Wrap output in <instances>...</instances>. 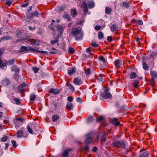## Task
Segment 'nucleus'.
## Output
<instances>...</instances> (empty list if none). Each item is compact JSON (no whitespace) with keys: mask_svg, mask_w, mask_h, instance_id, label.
I'll list each match as a JSON object with an SVG mask.
<instances>
[{"mask_svg":"<svg viewBox=\"0 0 157 157\" xmlns=\"http://www.w3.org/2000/svg\"><path fill=\"white\" fill-rule=\"evenodd\" d=\"M11 142L13 146L14 147H16L17 146V145L16 144V143L15 141L14 140H12Z\"/></svg>","mask_w":157,"mask_h":157,"instance_id":"nucleus-55","label":"nucleus"},{"mask_svg":"<svg viewBox=\"0 0 157 157\" xmlns=\"http://www.w3.org/2000/svg\"><path fill=\"white\" fill-rule=\"evenodd\" d=\"M91 69L90 68H87L86 70L85 71V73L86 75H89L90 74Z\"/></svg>","mask_w":157,"mask_h":157,"instance_id":"nucleus-50","label":"nucleus"},{"mask_svg":"<svg viewBox=\"0 0 157 157\" xmlns=\"http://www.w3.org/2000/svg\"><path fill=\"white\" fill-rule=\"evenodd\" d=\"M106 141V137L105 133H103L101 139V141L103 142H105Z\"/></svg>","mask_w":157,"mask_h":157,"instance_id":"nucleus-41","label":"nucleus"},{"mask_svg":"<svg viewBox=\"0 0 157 157\" xmlns=\"http://www.w3.org/2000/svg\"><path fill=\"white\" fill-rule=\"evenodd\" d=\"M87 4L90 8H92L94 6V3L93 1H88Z\"/></svg>","mask_w":157,"mask_h":157,"instance_id":"nucleus-23","label":"nucleus"},{"mask_svg":"<svg viewBox=\"0 0 157 157\" xmlns=\"http://www.w3.org/2000/svg\"><path fill=\"white\" fill-rule=\"evenodd\" d=\"M82 8L83 9L84 12H88V9L86 4V2L83 3L82 5Z\"/></svg>","mask_w":157,"mask_h":157,"instance_id":"nucleus-19","label":"nucleus"},{"mask_svg":"<svg viewBox=\"0 0 157 157\" xmlns=\"http://www.w3.org/2000/svg\"><path fill=\"white\" fill-rule=\"evenodd\" d=\"M104 117L103 116H101L99 117H98L97 118L96 121L98 122H100L101 121L103 120Z\"/></svg>","mask_w":157,"mask_h":157,"instance_id":"nucleus-48","label":"nucleus"},{"mask_svg":"<svg viewBox=\"0 0 157 157\" xmlns=\"http://www.w3.org/2000/svg\"><path fill=\"white\" fill-rule=\"evenodd\" d=\"M29 50H30L31 52H37L41 53L42 54H45L46 55H48V52L46 51L37 50L35 49L32 48L31 47H29Z\"/></svg>","mask_w":157,"mask_h":157,"instance_id":"nucleus-8","label":"nucleus"},{"mask_svg":"<svg viewBox=\"0 0 157 157\" xmlns=\"http://www.w3.org/2000/svg\"><path fill=\"white\" fill-rule=\"evenodd\" d=\"M26 86L25 83L20 84L18 86L17 90L20 92L22 93L25 90L24 87Z\"/></svg>","mask_w":157,"mask_h":157,"instance_id":"nucleus-11","label":"nucleus"},{"mask_svg":"<svg viewBox=\"0 0 157 157\" xmlns=\"http://www.w3.org/2000/svg\"><path fill=\"white\" fill-rule=\"evenodd\" d=\"M81 29L80 28H73L71 30V34L75 37V39L76 41L81 40L83 36V33L81 32Z\"/></svg>","mask_w":157,"mask_h":157,"instance_id":"nucleus-1","label":"nucleus"},{"mask_svg":"<svg viewBox=\"0 0 157 157\" xmlns=\"http://www.w3.org/2000/svg\"><path fill=\"white\" fill-rule=\"evenodd\" d=\"M107 40L109 42H112L113 41L112 36H108L107 37Z\"/></svg>","mask_w":157,"mask_h":157,"instance_id":"nucleus-59","label":"nucleus"},{"mask_svg":"<svg viewBox=\"0 0 157 157\" xmlns=\"http://www.w3.org/2000/svg\"><path fill=\"white\" fill-rule=\"evenodd\" d=\"M14 100L16 102V104L17 105H19L20 104L21 102L20 100L17 99V98H14Z\"/></svg>","mask_w":157,"mask_h":157,"instance_id":"nucleus-53","label":"nucleus"},{"mask_svg":"<svg viewBox=\"0 0 157 157\" xmlns=\"http://www.w3.org/2000/svg\"><path fill=\"white\" fill-rule=\"evenodd\" d=\"M112 144L113 147H121L124 149H125L128 145L127 142L124 140H115L112 142Z\"/></svg>","mask_w":157,"mask_h":157,"instance_id":"nucleus-2","label":"nucleus"},{"mask_svg":"<svg viewBox=\"0 0 157 157\" xmlns=\"http://www.w3.org/2000/svg\"><path fill=\"white\" fill-rule=\"evenodd\" d=\"M140 82V81L139 80H136L135 82H134L133 83V86L135 87V88H137L138 87V85L139 84V83Z\"/></svg>","mask_w":157,"mask_h":157,"instance_id":"nucleus-51","label":"nucleus"},{"mask_svg":"<svg viewBox=\"0 0 157 157\" xmlns=\"http://www.w3.org/2000/svg\"><path fill=\"white\" fill-rule=\"evenodd\" d=\"M6 61L0 58V68H4L6 65Z\"/></svg>","mask_w":157,"mask_h":157,"instance_id":"nucleus-15","label":"nucleus"},{"mask_svg":"<svg viewBox=\"0 0 157 157\" xmlns=\"http://www.w3.org/2000/svg\"><path fill=\"white\" fill-rule=\"evenodd\" d=\"M36 98V95L33 94H31L30 96V100L32 101H33Z\"/></svg>","mask_w":157,"mask_h":157,"instance_id":"nucleus-43","label":"nucleus"},{"mask_svg":"<svg viewBox=\"0 0 157 157\" xmlns=\"http://www.w3.org/2000/svg\"><path fill=\"white\" fill-rule=\"evenodd\" d=\"M28 5H29V4L28 3H27L25 4H23L22 5H21V6L22 7H27Z\"/></svg>","mask_w":157,"mask_h":157,"instance_id":"nucleus-64","label":"nucleus"},{"mask_svg":"<svg viewBox=\"0 0 157 157\" xmlns=\"http://www.w3.org/2000/svg\"><path fill=\"white\" fill-rule=\"evenodd\" d=\"M111 12V9L110 8L108 7H106L105 12L106 13L108 14L109 13Z\"/></svg>","mask_w":157,"mask_h":157,"instance_id":"nucleus-40","label":"nucleus"},{"mask_svg":"<svg viewBox=\"0 0 157 157\" xmlns=\"http://www.w3.org/2000/svg\"><path fill=\"white\" fill-rule=\"evenodd\" d=\"M149 154V152L146 151L141 153L139 157H147L148 156Z\"/></svg>","mask_w":157,"mask_h":157,"instance_id":"nucleus-20","label":"nucleus"},{"mask_svg":"<svg viewBox=\"0 0 157 157\" xmlns=\"http://www.w3.org/2000/svg\"><path fill=\"white\" fill-rule=\"evenodd\" d=\"M93 120V118L92 116H89L86 120V122L87 123H90L92 122Z\"/></svg>","mask_w":157,"mask_h":157,"instance_id":"nucleus-38","label":"nucleus"},{"mask_svg":"<svg viewBox=\"0 0 157 157\" xmlns=\"http://www.w3.org/2000/svg\"><path fill=\"white\" fill-rule=\"evenodd\" d=\"M73 107V105L72 103L70 102H68L66 105V108L70 110H71Z\"/></svg>","mask_w":157,"mask_h":157,"instance_id":"nucleus-24","label":"nucleus"},{"mask_svg":"<svg viewBox=\"0 0 157 157\" xmlns=\"http://www.w3.org/2000/svg\"><path fill=\"white\" fill-rule=\"evenodd\" d=\"M37 125L36 124H31L30 126L27 125V129L29 133L31 134L35 133L37 131Z\"/></svg>","mask_w":157,"mask_h":157,"instance_id":"nucleus-3","label":"nucleus"},{"mask_svg":"<svg viewBox=\"0 0 157 157\" xmlns=\"http://www.w3.org/2000/svg\"><path fill=\"white\" fill-rule=\"evenodd\" d=\"M99 59L101 61H102L103 63H106V60L104 57L102 56H100Z\"/></svg>","mask_w":157,"mask_h":157,"instance_id":"nucleus-46","label":"nucleus"},{"mask_svg":"<svg viewBox=\"0 0 157 157\" xmlns=\"http://www.w3.org/2000/svg\"><path fill=\"white\" fill-rule=\"evenodd\" d=\"M98 36L99 40L102 39L104 37V34L102 32H100L98 33Z\"/></svg>","mask_w":157,"mask_h":157,"instance_id":"nucleus-31","label":"nucleus"},{"mask_svg":"<svg viewBox=\"0 0 157 157\" xmlns=\"http://www.w3.org/2000/svg\"><path fill=\"white\" fill-rule=\"evenodd\" d=\"M50 51V54H55L57 52V51L56 49L54 48H52L51 50H49Z\"/></svg>","mask_w":157,"mask_h":157,"instance_id":"nucleus-35","label":"nucleus"},{"mask_svg":"<svg viewBox=\"0 0 157 157\" xmlns=\"http://www.w3.org/2000/svg\"><path fill=\"white\" fill-rule=\"evenodd\" d=\"M38 14V12L36 10L34 13H30V15H31L33 18V17L36 16Z\"/></svg>","mask_w":157,"mask_h":157,"instance_id":"nucleus-47","label":"nucleus"},{"mask_svg":"<svg viewBox=\"0 0 157 157\" xmlns=\"http://www.w3.org/2000/svg\"><path fill=\"white\" fill-rule=\"evenodd\" d=\"M8 138V137L7 136L2 137L1 139V141L2 142H5L7 140Z\"/></svg>","mask_w":157,"mask_h":157,"instance_id":"nucleus-52","label":"nucleus"},{"mask_svg":"<svg viewBox=\"0 0 157 157\" xmlns=\"http://www.w3.org/2000/svg\"><path fill=\"white\" fill-rule=\"evenodd\" d=\"M89 149V147L88 144H85V146L83 148V150L84 151H88Z\"/></svg>","mask_w":157,"mask_h":157,"instance_id":"nucleus-44","label":"nucleus"},{"mask_svg":"<svg viewBox=\"0 0 157 157\" xmlns=\"http://www.w3.org/2000/svg\"><path fill=\"white\" fill-rule=\"evenodd\" d=\"M156 55H157V51H154L151 52L150 54V57L153 58H154Z\"/></svg>","mask_w":157,"mask_h":157,"instance_id":"nucleus-27","label":"nucleus"},{"mask_svg":"<svg viewBox=\"0 0 157 157\" xmlns=\"http://www.w3.org/2000/svg\"><path fill=\"white\" fill-rule=\"evenodd\" d=\"M116 118H113L112 119L111 122L113 124H114L116 126H118L120 124V122L116 120Z\"/></svg>","mask_w":157,"mask_h":157,"instance_id":"nucleus-18","label":"nucleus"},{"mask_svg":"<svg viewBox=\"0 0 157 157\" xmlns=\"http://www.w3.org/2000/svg\"><path fill=\"white\" fill-rule=\"evenodd\" d=\"M75 50L71 47L69 48L68 51L71 53H73L75 52Z\"/></svg>","mask_w":157,"mask_h":157,"instance_id":"nucleus-49","label":"nucleus"},{"mask_svg":"<svg viewBox=\"0 0 157 157\" xmlns=\"http://www.w3.org/2000/svg\"><path fill=\"white\" fill-rule=\"evenodd\" d=\"M19 40H24L25 42H27L28 43H30L31 45H37L39 42V40H36L35 41L32 40H29L28 38H22V39Z\"/></svg>","mask_w":157,"mask_h":157,"instance_id":"nucleus-4","label":"nucleus"},{"mask_svg":"<svg viewBox=\"0 0 157 157\" xmlns=\"http://www.w3.org/2000/svg\"><path fill=\"white\" fill-rule=\"evenodd\" d=\"M77 13L76 10L75 9L71 10V15L73 17H74Z\"/></svg>","mask_w":157,"mask_h":157,"instance_id":"nucleus-32","label":"nucleus"},{"mask_svg":"<svg viewBox=\"0 0 157 157\" xmlns=\"http://www.w3.org/2000/svg\"><path fill=\"white\" fill-rule=\"evenodd\" d=\"M92 140V137L90 136V134H88L86 136V139L85 142V144H89L90 143Z\"/></svg>","mask_w":157,"mask_h":157,"instance_id":"nucleus-16","label":"nucleus"},{"mask_svg":"<svg viewBox=\"0 0 157 157\" xmlns=\"http://www.w3.org/2000/svg\"><path fill=\"white\" fill-rule=\"evenodd\" d=\"M67 86L69 87V89L71 90L72 92L74 91L75 88L72 85L67 83Z\"/></svg>","mask_w":157,"mask_h":157,"instance_id":"nucleus-36","label":"nucleus"},{"mask_svg":"<svg viewBox=\"0 0 157 157\" xmlns=\"http://www.w3.org/2000/svg\"><path fill=\"white\" fill-rule=\"evenodd\" d=\"M143 67L144 69L145 70H147L148 68V66L147 65L145 62H143Z\"/></svg>","mask_w":157,"mask_h":157,"instance_id":"nucleus-37","label":"nucleus"},{"mask_svg":"<svg viewBox=\"0 0 157 157\" xmlns=\"http://www.w3.org/2000/svg\"><path fill=\"white\" fill-rule=\"evenodd\" d=\"M52 105L54 106L55 109H57L59 107V105H58L56 103H52Z\"/></svg>","mask_w":157,"mask_h":157,"instance_id":"nucleus-61","label":"nucleus"},{"mask_svg":"<svg viewBox=\"0 0 157 157\" xmlns=\"http://www.w3.org/2000/svg\"><path fill=\"white\" fill-rule=\"evenodd\" d=\"M72 148L67 149L65 150H64L62 152L63 156L64 157L69 156L68 154L69 153V152L72 151Z\"/></svg>","mask_w":157,"mask_h":157,"instance_id":"nucleus-13","label":"nucleus"},{"mask_svg":"<svg viewBox=\"0 0 157 157\" xmlns=\"http://www.w3.org/2000/svg\"><path fill=\"white\" fill-rule=\"evenodd\" d=\"M128 4V2H124L122 3V5L123 7L128 8L129 6Z\"/></svg>","mask_w":157,"mask_h":157,"instance_id":"nucleus-42","label":"nucleus"},{"mask_svg":"<svg viewBox=\"0 0 157 157\" xmlns=\"http://www.w3.org/2000/svg\"><path fill=\"white\" fill-rule=\"evenodd\" d=\"M91 45L94 47H96L98 46V44H96L95 42H92L91 43Z\"/></svg>","mask_w":157,"mask_h":157,"instance_id":"nucleus-56","label":"nucleus"},{"mask_svg":"<svg viewBox=\"0 0 157 157\" xmlns=\"http://www.w3.org/2000/svg\"><path fill=\"white\" fill-rule=\"evenodd\" d=\"M56 29L59 32L60 34L63 33V30L60 25H57L56 26Z\"/></svg>","mask_w":157,"mask_h":157,"instance_id":"nucleus-22","label":"nucleus"},{"mask_svg":"<svg viewBox=\"0 0 157 157\" xmlns=\"http://www.w3.org/2000/svg\"><path fill=\"white\" fill-rule=\"evenodd\" d=\"M130 78L132 79L136 78L137 77V75L135 72H132L130 74Z\"/></svg>","mask_w":157,"mask_h":157,"instance_id":"nucleus-26","label":"nucleus"},{"mask_svg":"<svg viewBox=\"0 0 157 157\" xmlns=\"http://www.w3.org/2000/svg\"><path fill=\"white\" fill-rule=\"evenodd\" d=\"M63 18L67 19L68 21L71 20L69 15L67 13H66L65 14L63 15Z\"/></svg>","mask_w":157,"mask_h":157,"instance_id":"nucleus-34","label":"nucleus"},{"mask_svg":"<svg viewBox=\"0 0 157 157\" xmlns=\"http://www.w3.org/2000/svg\"><path fill=\"white\" fill-rule=\"evenodd\" d=\"M118 29V25L115 23L112 25L110 27V29L112 32L117 31Z\"/></svg>","mask_w":157,"mask_h":157,"instance_id":"nucleus-14","label":"nucleus"},{"mask_svg":"<svg viewBox=\"0 0 157 157\" xmlns=\"http://www.w3.org/2000/svg\"><path fill=\"white\" fill-rule=\"evenodd\" d=\"M75 71L76 70L75 69L73 68L68 71V73L70 75H71L73 74Z\"/></svg>","mask_w":157,"mask_h":157,"instance_id":"nucleus-28","label":"nucleus"},{"mask_svg":"<svg viewBox=\"0 0 157 157\" xmlns=\"http://www.w3.org/2000/svg\"><path fill=\"white\" fill-rule=\"evenodd\" d=\"M15 119L17 121H18L21 122H22L24 121V119L22 118H18L17 117H16L15 118Z\"/></svg>","mask_w":157,"mask_h":157,"instance_id":"nucleus-57","label":"nucleus"},{"mask_svg":"<svg viewBox=\"0 0 157 157\" xmlns=\"http://www.w3.org/2000/svg\"><path fill=\"white\" fill-rule=\"evenodd\" d=\"M58 39L56 40H51L50 41V43L52 45H54L55 44L57 43L58 42Z\"/></svg>","mask_w":157,"mask_h":157,"instance_id":"nucleus-54","label":"nucleus"},{"mask_svg":"<svg viewBox=\"0 0 157 157\" xmlns=\"http://www.w3.org/2000/svg\"><path fill=\"white\" fill-rule=\"evenodd\" d=\"M101 28V26L100 25H96L95 29L97 30H99Z\"/></svg>","mask_w":157,"mask_h":157,"instance_id":"nucleus-58","label":"nucleus"},{"mask_svg":"<svg viewBox=\"0 0 157 157\" xmlns=\"http://www.w3.org/2000/svg\"><path fill=\"white\" fill-rule=\"evenodd\" d=\"M4 41L5 40H9L11 39V38L10 37L7 36H4L3 37Z\"/></svg>","mask_w":157,"mask_h":157,"instance_id":"nucleus-60","label":"nucleus"},{"mask_svg":"<svg viewBox=\"0 0 157 157\" xmlns=\"http://www.w3.org/2000/svg\"><path fill=\"white\" fill-rule=\"evenodd\" d=\"M15 60V59H13L12 60H9L8 62H6V64L9 65H13L14 64Z\"/></svg>","mask_w":157,"mask_h":157,"instance_id":"nucleus-39","label":"nucleus"},{"mask_svg":"<svg viewBox=\"0 0 157 157\" xmlns=\"http://www.w3.org/2000/svg\"><path fill=\"white\" fill-rule=\"evenodd\" d=\"M39 68L38 67H34L32 68V70L33 71L34 73H36L39 70Z\"/></svg>","mask_w":157,"mask_h":157,"instance_id":"nucleus-45","label":"nucleus"},{"mask_svg":"<svg viewBox=\"0 0 157 157\" xmlns=\"http://www.w3.org/2000/svg\"><path fill=\"white\" fill-rule=\"evenodd\" d=\"M100 96L102 97L103 99H107L108 98L111 99L112 96L110 93H101Z\"/></svg>","mask_w":157,"mask_h":157,"instance_id":"nucleus-5","label":"nucleus"},{"mask_svg":"<svg viewBox=\"0 0 157 157\" xmlns=\"http://www.w3.org/2000/svg\"><path fill=\"white\" fill-rule=\"evenodd\" d=\"M6 4L8 6H10L11 4V2L9 0H7L6 2Z\"/></svg>","mask_w":157,"mask_h":157,"instance_id":"nucleus-62","label":"nucleus"},{"mask_svg":"<svg viewBox=\"0 0 157 157\" xmlns=\"http://www.w3.org/2000/svg\"><path fill=\"white\" fill-rule=\"evenodd\" d=\"M10 82L9 80L7 78H5L2 81V84L5 86L9 85L10 84Z\"/></svg>","mask_w":157,"mask_h":157,"instance_id":"nucleus-17","label":"nucleus"},{"mask_svg":"<svg viewBox=\"0 0 157 157\" xmlns=\"http://www.w3.org/2000/svg\"><path fill=\"white\" fill-rule=\"evenodd\" d=\"M29 50V47L25 46H22L21 47L20 50H19V52H21L26 51Z\"/></svg>","mask_w":157,"mask_h":157,"instance_id":"nucleus-21","label":"nucleus"},{"mask_svg":"<svg viewBox=\"0 0 157 157\" xmlns=\"http://www.w3.org/2000/svg\"><path fill=\"white\" fill-rule=\"evenodd\" d=\"M61 90L58 89L51 88L50 89L49 92L54 94H57L60 93Z\"/></svg>","mask_w":157,"mask_h":157,"instance_id":"nucleus-10","label":"nucleus"},{"mask_svg":"<svg viewBox=\"0 0 157 157\" xmlns=\"http://www.w3.org/2000/svg\"><path fill=\"white\" fill-rule=\"evenodd\" d=\"M33 17L31 15H30V13L28 14L26 16L25 20L26 22H29L32 19Z\"/></svg>","mask_w":157,"mask_h":157,"instance_id":"nucleus-30","label":"nucleus"},{"mask_svg":"<svg viewBox=\"0 0 157 157\" xmlns=\"http://www.w3.org/2000/svg\"><path fill=\"white\" fill-rule=\"evenodd\" d=\"M137 23L139 25H142L143 24L142 21L140 20L137 21Z\"/></svg>","mask_w":157,"mask_h":157,"instance_id":"nucleus-63","label":"nucleus"},{"mask_svg":"<svg viewBox=\"0 0 157 157\" xmlns=\"http://www.w3.org/2000/svg\"><path fill=\"white\" fill-rule=\"evenodd\" d=\"M73 83L76 85H80L82 84V82L80 78H76L73 81Z\"/></svg>","mask_w":157,"mask_h":157,"instance_id":"nucleus-12","label":"nucleus"},{"mask_svg":"<svg viewBox=\"0 0 157 157\" xmlns=\"http://www.w3.org/2000/svg\"><path fill=\"white\" fill-rule=\"evenodd\" d=\"M150 73L151 76V81L154 83L155 82L154 79L157 78V72L153 70L150 71Z\"/></svg>","mask_w":157,"mask_h":157,"instance_id":"nucleus-6","label":"nucleus"},{"mask_svg":"<svg viewBox=\"0 0 157 157\" xmlns=\"http://www.w3.org/2000/svg\"><path fill=\"white\" fill-rule=\"evenodd\" d=\"M23 131L21 130H18L17 132V137L20 138L23 136Z\"/></svg>","mask_w":157,"mask_h":157,"instance_id":"nucleus-25","label":"nucleus"},{"mask_svg":"<svg viewBox=\"0 0 157 157\" xmlns=\"http://www.w3.org/2000/svg\"><path fill=\"white\" fill-rule=\"evenodd\" d=\"M65 7L63 6H57V9H58V10L59 12H61L65 10Z\"/></svg>","mask_w":157,"mask_h":157,"instance_id":"nucleus-33","label":"nucleus"},{"mask_svg":"<svg viewBox=\"0 0 157 157\" xmlns=\"http://www.w3.org/2000/svg\"><path fill=\"white\" fill-rule=\"evenodd\" d=\"M123 62L122 61L117 59L115 61V66L118 68L122 67L123 66Z\"/></svg>","mask_w":157,"mask_h":157,"instance_id":"nucleus-9","label":"nucleus"},{"mask_svg":"<svg viewBox=\"0 0 157 157\" xmlns=\"http://www.w3.org/2000/svg\"><path fill=\"white\" fill-rule=\"evenodd\" d=\"M59 116L57 114L54 115L52 117V120L53 121H56L59 118Z\"/></svg>","mask_w":157,"mask_h":157,"instance_id":"nucleus-29","label":"nucleus"},{"mask_svg":"<svg viewBox=\"0 0 157 157\" xmlns=\"http://www.w3.org/2000/svg\"><path fill=\"white\" fill-rule=\"evenodd\" d=\"M115 106L119 110H125L127 109V105H120L118 102H116Z\"/></svg>","mask_w":157,"mask_h":157,"instance_id":"nucleus-7","label":"nucleus"}]
</instances>
